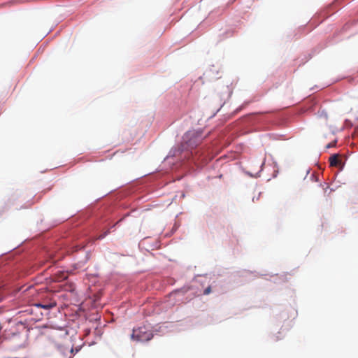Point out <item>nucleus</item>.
<instances>
[{"mask_svg": "<svg viewBox=\"0 0 358 358\" xmlns=\"http://www.w3.org/2000/svg\"><path fill=\"white\" fill-rule=\"evenodd\" d=\"M341 160L339 159L338 155H334L329 158V164L331 166H338L341 164Z\"/></svg>", "mask_w": 358, "mask_h": 358, "instance_id": "7ed1b4c3", "label": "nucleus"}, {"mask_svg": "<svg viewBox=\"0 0 358 358\" xmlns=\"http://www.w3.org/2000/svg\"><path fill=\"white\" fill-rule=\"evenodd\" d=\"M56 305H57V303L55 302H51V303H45V304H43V303H40L35 304V306L36 307L42 308L45 310H50V309L55 307Z\"/></svg>", "mask_w": 358, "mask_h": 358, "instance_id": "20e7f679", "label": "nucleus"}, {"mask_svg": "<svg viewBox=\"0 0 358 358\" xmlns=\"http://www.w3.org/2000/svg\"><path fill=\"white\" fill-rule=\"evenodd\" d=\"M151 333L148 332L145 327L134 329L131 334L132 338L138 341H149L151 338Z\"/></svg>", "mask_w": 358, "mask_h": 358, "instance_id": "f03ea898", "label": "nucleus"}, {"mask_svg": "<svg viewBox=\"0 0 358 358\" xmlns=\"http://www.w3.org/2000/svg\"><path fill=\"white\" fill-rule=\"evenodd\" d=\"M108 233V231H106L105 233H103V234H101L99 235L98 237H97V239H102Z\"/></svg>", "mask_w": 358, "mask_h": 358, "instance_id": "423d86ee", "label": "nucleus"}, {"mask_svg": "<svg viewBox=\"0 0 358 358\" xmlns=\"http://www.w3.org/2000/svg\"><path fill=\"white\" fill-rule=\"evenodd\" d=\"M203 138L201 131H188L182 136V141L178 151L182 152L195 148L201 143Z\"/></svg>", "mask_w": 358, "mask_h": 358, "instance_id": "f257e3e1", "label": "nucleus"}, {"mask_svg": "<svg viewBox=\"0 0 358 358\" xmlns=\"http://www.w3.org/2000/svg\"><path fill=\"white\" fill-rule=\"evenodd\" d=\"M211 292V287L210 286H208V287H206L204 291H203V294L205 295H208Z\"/></svg>", "mask_w": 358, "mask_h": 358, "instance_id": "39448f33", "label": "nucleus"}, {"mask_svg": "<svg viewBox=\"0 0 358 358\" xmlns=\"http://www.w3.org/2000/svg\"><path fill=\"white\" fill-rule=\"evenodd\" d=\"M335 144H336V142L334 143H330V144L327 145V148H329L333 147L335 145Z\"/></svg>", "mask_w": 358, "mask_h": 358, "instance_id": "0eeeda50", "label": "nucleus"}]
</instances>
